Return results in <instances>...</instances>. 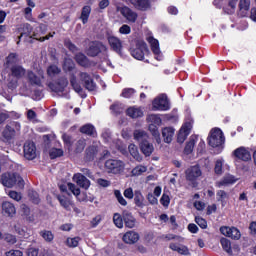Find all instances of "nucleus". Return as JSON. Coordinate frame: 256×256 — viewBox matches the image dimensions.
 Wrapping results in <instances>:
<instances>
[{
  "instance_id": "0e129e2a",
  "label": "nucleus",
  "mask_w": 256,
  "mask_h": 256,
  "mask_svg": "<svg viewBox=\"0 0 256 256\" xmlns=\"http://www.w3.org/2000/svg\"><path fill=\"white\" fill-rule=\"evenodd\" d=\"M85 145H87V143L85 142V139L78 140L76 143V152L77 153L83 152V150L85 149Z\"/></svg>"
},
{
  "instance_id": "a18cd8bd",
  "label": "nucleus",
  "mask_w": 256,
  "mask_h": 256,
  "mask_svg": "<svg viewBox=\"0 0 256 256\" xmlns=\"http://www.w3.org/2000/svg\"><path fill=\"white\" fill-rule=\"evenodd\" d=\"M17 63V54L16 53H10L8 57L6 58V62L4 63L5 67H13Z\"/></svg>"
},
{
  "instance_id": "680f3d73",
  "label": "nucleus",
  "mask_w": 256,
  "mask_h": 256,
  "mask_svg": "<svg viewBox=\"0 0 256 256\" xmlns=\"http://www.w3.org/2000/svg\"><path fill=\"white\" fill-rule=\"evenodd\" d=\"M8 196L10 197V199H13L14 201H21V199H23V196L21 195V193L17 192V191H13L11 190L9 193H8Z\"/></svg>"
},
{
  "instance_id": "5fc2aeb1",
  "label": "nucleus",
  "mask_w": 256,
  "mask_h": 256,
  "mask_svg": "<svg viewBox=\"0 0 256 256\" xmlns=\"http://www.w3.org/2000/svg\"><path fill=\"white\" fill-rule=\"evenodd\" d=\"M223 163L224 161L221 159H218L215 163L214 171L216 175H223Z\"/></svg>"
},
{
  "instance_id": "7c9ffc66",
  "label": "nucleus",
  "mask_w": 256,
  "mask_h": 256,
  "mask_svg": "<svg viewBox=\"0 0 256 256\" xmlns=\"http://www.w3.org/2000/svg\"><path fill=\"white\" fill-rule=\"evenodd\" d=\"M57 199L60 205L66 209V211H71V207H73V202L71 199L67 198L66 196H57Z\"/></svg>"
},
{
  "instance_id": "603ef678",
  "label": "nucleus",
  "mask_w": 256,
  "mask_h": 256,
  "mask_svg": "<svg viewBox=\"0 0 256 256\" xmlns=\"http://www.w3.org/2000/svg\"><path fill=\"white\" fill-rule=\"evenodd\" d=\"M28 197L32 201V203H34L35 205H39L41 199H39V194L36 191L30 190L28 192Z\"/></svg>"
},
{
  "instance_id": "09e8293b",
  "label": "nucleus",
  "mask_w": 256,
  "mask_h": 256,
  "mask_svg": "<svg viewBox=\"0 0 256 256\" xmlns=\"http://www.w3.org/2000/svg\"><path fill=\"white\" fill-rule=\"evenodd\" d=\"M148 123H151V125H161L162 120L161 117L157 114H150L147 116Z\"/></svg>"
},
{
  "instance_id": "69168bd1",
  "label": "nucleus",
  "mask_w": 256,
  "mask_h": 256,
  "mask_svg": "<svg viewBox=\"0 0 256 256\" xmlns=\"http://www.w3.org/2000/svg\"><path fill=\"white\" fill-rule=\"evenodd\" d=\"M160 203L161 205H163V207H169V203H171V198H169V195L164 193L160 199Z\"/></svg>"
},
{
  "instance_id": "864d4df0",
  "label": "nucleus",
  "mask_w": 256,
  "mask_h": 256,
  "mask_svg": "<svg viewBox=\"0 0 256 256\" xmlns=\"http://www.w3.org/2000/svg\"><path fill=\"white\" fill-rule=\"evenodd\" d=\"M13 135H15V130L13 129V127L6 125L3 131V137H5V139H11Z\"/></svg>"
},
{
  "instance_id": "393cba45",
  "label": "nucleus",
  "mask_w": 256,
  "mask_h": 256,
  "mask_svg": "<svg viewBox=\"0 0 256 256\" xmlns=\"http://www.w3.org/2000/svg\"><path fill=\"white\" fill-rule=\"evenodd\" d=\"M174 135L175 129L173 127H165L162 129V137L164 139V143H171V141H173Z\"/></svg>"
},
{
  "instance_id": "e2e57ef3",
  "label": "nucleus",
  "mask_w": 256,
  "mask_h": 256,
  "mask_svg": "<svg viewBox=\"0 0 256 256\" xmlns=\"http://www.w3.org/2000/svg\"><path fill=\"white\" fill-rule=\"evenodd\" d=\"M79 241H81V238L74 237V238H68L66 240V243H67L68 247H77V245H79Z\"/></svg>"
},
{
  "instance_id": "412c9836",
  "label": "nucleus",
  "mask_w": 256,
  "mask_h": 256,
  "mask_svg": "<svg viewBox=\"0 0 256 256\" xmlns=\"http://www.w3.org/2000/svg\"><path fill=\"white\" fill-rule=\"evenodd\" d=\"M59 189L62 191V193H67L68 189L75 197H79L81 195V189H79V187L73 183H68L67 185L62 184L59 186Z\"/></svg>"
},
{
  "instance_id": "c756f323",
  "label": "nucleus",
  "mask_w": 256,
  "mask_h": 256,
  "mask_svg": "<svg viewBox=\"0 0 256 256\" xmlns=\"http://www.w3.org/2000/svg\"><path fill=\"white\" fill-rule=\"evenodd\" d=\"M123 219L126 227H128L129 229H133V227H135L136 220L131 213H124Z\"/></svg>"
},
{
  "instance_id": "c9c22d12",
  "label": "nucleus",
  "mask_w": 256,
  "mask_h": 256,
  "mask_svg": "<svg viewBox=\"0 0 256 256\" xmlns=\"http://www.w3.org/2000/svg\"><path fill=\"white\" fill-rule=\"evenodd\" d=\"M134 139L135 141H138L140 144L144 141H147L149 139V136L147 135V132L143 130H135L134 131Z\"/></svg>"
},
{
  "instance_id": "13d9d810",
  "label": "nucleus",
  "mask_w": 256,
  "mask_h": 256,
  "mask_svg": "<svg viewBox=\"0 0 256 256\" xmlns=\"http://www.w3.org/2000/svg\"><path fill=\"white\" fill-rule=\"evenodd\" d=\"M86 155L89 160L94 159L95 155H97V147L91 146V147L87 148Z\"/></svg>"
},
{
  "instance_id": "c03bdc74",
  "label": "nucleus",
  "mask_w": 256,
  "mask_h": 256,
  "mask_svg": "<svg viewBox=\"0 0 256 256\" xmlns=\"http://www.w3.org/2000/svg\"><path fill=\"white\" fill-rule=\"evenodd\" d=\"M147 167L144 165H138L131 171L132 177H139V175H143V173H146Z\"/></svg>"
},
{
  "instance_id": "5701e85b",
  "label": "nucleus",
  "mask_w": 256,
  "mask_h": 256,
  "mask_svg": "<svg viewBox=\"0 0 256 256\" xmlns=\"http://www.w3.org/2000/svg\"><path fill=\"white\" fill-rule=\"evenodd\" d=\"M199 140V137L197 135H192L189 138V141L187 142L185 148H184V153L186 155H191L193 153V149H195V144Z\"/></svg>"
},
{
  "instance_id": "dca6fc26",
  "label": "nucleus",
  "mask_w": 256,
  "mask_h": 256,
  "mask_svg": "<svg viewBox=\"0 0 256 256\" xmlns=\"http://www.w3.org/2000/svg\"><path fill=\"white\" fill-rule=\"evenodd\" d=\"M101 51H105V46H103V44L100 42L94 41L90 44L87 50V55L90 57H97Z\"/></svg>"
},
{
  "instance_id": "37998d69",
  "label": "nucleus",
  "mask_w": 256,
  "mask_h": 256,
  "mask_svg": "<svg viewBox=\"0 0 256 256\" xmlns=\"http://www.w3.org/2000/svg\"><path fill=\"white\" fill-rule=\"evenodd\" d=\"M222 249L224 251H226V253H228V255H232L233 254V250L231 249V241H229V239L227 238H222L220 240Z\"/></svg>"
},
{
  "instance_id": "a878e982",
  "label": "nucleus",
  "mask_w": 256,
  "mask_h": 256,
  "mask_svg": "<svg viewBox=\"0 0 256 256\" xmlns=\"http://www.w3.org/2000/svg\"><path fill=\"white\" fill-rule=\"evenodd\" d=\"M237 179H235V176L233 175H226L223 177L222 180L216 182V187H227V185H233V183H236Z\"/></svg>"
},
{
  "instance_id": "2f4dec72",
  "label": "nucleus",
  "mask_w": 256,
  "mask_h": 256,
  "mask_svg": "<svg viewBox=\"0 0 256 256\" xmlns=\"http://www.w3.org/2000/svg\"><path fill=\"white\" fill-rule=\"evenodd\" d=\"M80 131L85 135H89L90 137H96L97 131H95V126L91 124H86L80 128Z\"/></svg>"
},
{
  "instance_id": "72a5a7b5",
  "label": "nucleus",
  "mask_w": 256,
  "mask_h": 256,
  "mask_svg": "<svg viewBox=\"0 0 256 256\" xmlns=\"http://www.w3.org/2000/svg\"><path fill=\"white\" fill-rule=\"evenodd\" d=\"M128 151H129L130 155L133 157V159H135L136 161H139V162L143 161V158L139 154V149L137 148V146L135 144H130L128 146Z\"/></svg>"
},
{
  "instance_id": "6ab92c4d",
  "label": "nucleus",
  "mask_w": 256,
  "mask_h": 256,
  "mask_svg": "<svg viewBox=\"0 0 256 256\" xmlns=\"http://www.w3.org/2000/svg\"><path fill=\"white\" fill-rule=\"evenodd\" d=\"M80 79L84 82V87L88 91H95L97 85L95 84V82H93V79H91V76H89V74H87L86 72H81Z\"/></svg>"
},
{
  "instance_id": "473e14b6",
  "label": "nucleus",
  "mask_w": 256,
  "mask_h": 256,
  "mask_svg": "<svg viewBox=\"0 0 256 256\" xmlns=\"http://www.w3.org/2000/svg\"><path fill=\"white\" fill-rule=\"evenodd\" d=\"M132 5L136 7V9H140V11H145L149 9V0H130Z\"/></svg>"
},
{
  "instance_id": "ddd939ff",
  "label": "nucleus",
  "mask_w": 256,
  "mask_h": 256,
  "mask_svg": "<svg viewBox=\"0 0 256 256\" xmlns=\"http://www.w3.org/2000/svg\"><path fill=\"white\" fill-rule=\"evenodd\" d=\"M27 77L30 85H36L37 87H41V83L43 79H45V75L42 70L38 71V76H36L32 71H28Z\"/></svg>"
},
{
  "instance_id": "9b49d317",
  "label": "nucleus",
  "mask_w": 256,
  "mask_h": 256,
  "mask_svg": "<svg viewBox=\"0 0 256 256\" xmlns=\"http://www.w3.org/2000/svg\"><path fill=\"white\" fill-rule=\"evenodd\" d=\"M24 157L28 161H33L37 157V147L33 142H26L24 144Z\"/></svg>"
},
{
  "instance_id": "4be33fe9",
  "label": "nucleus",
  "mask_w": 256,
  "mask_h": 256,
  "mask_svg": "<svg viewBox=\"0 0 256 256\" xmlns=\"http://www.w3.org/2000/svg\"><path fill=\"white\" fill-rule=\"evenodd\" d=\"M122 239L124 243H127L128 245H133L134 243H137V241H139V234L134 231H128L123 235Z\"/></svg>"
},
{
  "instance_id": "b1692460",
  "label": "nucleus",
  "mask_w": 256,
  "mask_h": 256,
  "mask_svg": "<svg viewBox=\"0 0 256 256\" xmlns=\"http://www.w3.org/2000/svg\"><path fill=\"white\" fill-rule=\"evenodd\" d=\"M238 7L241 17H247V13L251 9V0H240Z\"/></svg>"
},
{
  "instance_id": "a211bd4d",
  "label": "nucleus",
  "mask_w": 256,
  "mask_h": 256,
  "mask_svg": "<svg viewBox=\"0 0 256 256\" xmlns=\"http://www.w3.org/2000/svg\"><path fill=\"white\" fill-rule=\"evenodd\" d=\"M2 213L3 215H6V217H15V214L17 213L15 204L9 201H4L2 203Z\"/></svg>"
},
{
  "instance_id": "2eb2a0df",
  "label": "nucleus",
  "mask_w": 256,
  "mask_h": 256,
  "mask_svg": "<svg viewBox=\"0 0 256 256\" xmlns=\"http://www.w3.org/2000/svg\"><path fill=\"white\" fill-rule=\"evenodd\" d=\"M233 155L236 159H240L241 161H251V152L245 147L237 148L234 150Z\"/></svg>"
},
{
  "instance_id": "4468645a",
  "label": "nucleus",
  "mask_w": 256,
  "mask_h": 256,
  "mask_svg": "<svg viewBox=\"0 0 256 256\" xmlns=\"http://www.w3.org/2000/svg\"><path fill=\"white\" fill-rule=\"evenodd\" d=\"M73 181L82 189H89L91 187V181L81 173L74 174Z\"/></svg>"
},
{
  "instance_id": "8fccbe9b",
  "label": "nucleus",
  "mask_w": 256,
  "mask_h": 256,
  "mask_svg": "<svg viewBox=\"0 0 256 256\" xmlns=\"http://www.w3.org/2000/svg\"><path fill=\"white\" fill-rule=\"evenodd\" d=\"M64 71H73L75 69V62L71 58H66L63 64Z\"/></svg>"
},
{
  "instance_id": "338daca9",
  "label": "nucleus",
  "mask_w": 256,
  "mask_h": 256,
  "mask_svg": "<svg viewBox=\"0 0 256 256\" xmlns=\"http://www.w3.org/2000/svg\"><path fill=\"white\" fill-rule=\"evenodd\" d=\"M195 221H196L197 225H199V227H201V229H207V220L206 219H203V218L197 216L195 218Z\"/></svg>"
},
{
  "instance_id": "6e6552de",
  "label": "nucleus",
  "mask_w": 256,
  "mask_h": 256,
  "mask_svg": "<svg viewBox=\"0 0 256 256\" xmlns=\"http://www.w3.org/2000/svg\"><path fill=\"white\" fill-rule=\"evenodd\" d=\"M116 11L117 13H121V15L130 23H135V21H137V13L127 6H117Z\"/></svg>"
},
{
  "instance_id": "cd10ccee",
  "label": "nucleus",
  "mask_w": 256,
  "mask_h": 256,
  "mask_svg": "<svg viewBox=\"0 0 256 256\" xmlns=\"http://www.w3.org/2000/svg\"><path fill=\"white\" fill-rule=\"evenodd\" d=\"M216 200L218 203H221L222 207H225V205H227V201H229V193L224 190H218L216 192Z\"/></svg>"
},
{
  "instance_id": "423d86ee",
  "label": "nucleus",
  "mask_w": 256,
  "mask_h": 256,
  "mask_svg": "<svg viewBox=\"0 0 256 256\" xmlns=\"http://www.w3.org/2000/svg\"><path fill=\"white\" fill-rule=\"evenodd\" d=\"M152 109L153 111H169L171 107L169 106L167 95L160 94L157 96L152 102Z\"/></svg>"
},
{
  "instance_id": "7ed1b4c3",
  "label": "nucleus",
  "mask_w": 256,
  "mask_h": 256,
  "mask_svg": "<svg viewBox=\"0 0 256 256\" xmlns=\"http://www.w3.org/2000/svg\"><path fill=\"white\" fill-rule=\"evenodd\" d=\"M105 170L112 175H123L125 173V162L119 159H108L104 164Z\"/></svg>"
},
{
  "instance_id": "4d7b16f0",
  "label": "nucleus",
  "mask_w": 256,
  "mask_h": 256,
  "mask_svg": "<svg viewBox=\"0 0 256 256\" xmlns=\"http://www.w3.org/2000/svg\"><path fill=\"white\" fill-rule=\"evenodd\" d=\"M57 157H63V149L52 148L50 150V158L57 159Z\"/></svg>"
},
{
  "instance_id": "9d476101",
  "label": "nucleus",
  "mask_w": 256,
  "mask_h": 256,
  "mask_svg": "<svg viewBox=\"0 0 256 256\" xmlns=\"http://www.w3.org/2000/svg\"><path fill=\"white\" fill-rule=\"evenodd\" d=\"M147 41L151 47V50L155 56L157 61H163V53H161V49L159 48V40L149 36Z\"/></svg>"
},
{
  "instance_id": "6e6d98bb",
  "label": "nucleus",
  "mask_w": 256,
  "mask_h": 256,
  "mask_svg": "<svg viewBox=\"0 0 256 256\" xmlns=\"http://www.w3.org/2000/svg\"><path fill=\"white\" fill-rule=\"evenodd\" d=\"M70 83L76 93H81V91H83L81 84L77 83V78L75 76H72Z\"/></svg>"
},
{
  "instance_id": "39448f33",
  "label": "nucleus",
  "mask_w": 256,
  "mask_h": 256,
  "mask_svg": "<svg viewBox=\"0 0 256 256\" xmlns=\"http://www.w3.org/2000/svg\"><path fill=\"white\" fill-rule=\"evenodd\" d=\"M131 55L134 59L138 61H143L145 59V55H149V48L147 47V43L140 41L136 44V48L131 49Z\"/></svg>"
},
{
  "instance_id": "e433bc0d",
  "label": "nucleus",
  "mask_w": 256,
  "mask_h": 256,
  "mask_svg": "<svg viewBox=\"0 0 256 256\" xmlns=\"http://www.w3.org/2000/svg\"><path fill=\"white\" fill-rule=\"evenodd\" d=\"M170 249H172V251H177V253H179L180 255H189V248H187L186 246L171 243Z\"/></svg>"
},
{
  "instance_id": "aec40b11",
  "label": "nucleus",
  "mask_w": 256,
  "mask_h": 256,
  "mask_svg": "<svg viewBox=\"0 0 256 256\" xmlns=\"http://www.w3.org/2000/svg\"><path fill=\"white\" fill-rule=\"evenodd\" d=\"M202 172L199 166H192L186 170V179L188 181H195V179L201 177Z\"/></svg>"
},
{
  "instance_id": "de8ad7c7",
  "label": "nucleus",
  "mask_w": 256,
  "mask_h": 256,
  "mask_svg": "<svg viewBox=\"0 0 256 256\" xmlns=\"http://www.w3.org/2000/svg\"><path fill=\"white\" fill-rule=\"evenodd\" d=\"M40 236L46 241L47 243H51L53 239H55V236L53 235V232L49 230H42L40 232Z\"/></svg>"
},
{
  "instance_id": "3c124183",
  "label": "nucleus",
  "mask_w": 256,
  "mask_h": 256,
  "mask_svg": "<svg viewBox=\"0 0 256 256\" xmlns=\"http://www.w3.org/2000/svg\"><path fill=\"white\" fill-rule=\"evenodd\" d=\"M113 223L118 229H123V218L121 217V214L115 213L113 216Z\"/></svg>"
},
{
  "instance_id": "052dcab7",
  "label": "nucleus",
  "mask_w": 256,
  "mask_h": 256,
  "mask_svg": "<svg viewBox=\"0 0 256 256\" xmlns=\"http://www.w3.org/2000/svg\"><path fill=\"white\" fill-rule=\"evenodd\" d=\"M132 95H135V89L133 88L123 89L121 93V96L124 97L125 99H130Z\"/></svg>"
},
{
  "instance_id": "774afa93",
  "label": "nucleus",
  "mask_w": 256,
  "mask_h": 256,
  "mask_svg": "<svg viewBox=\"0 0 256 256\" xmlns=\"http://www.w3.org/2000/svg\"><path fill=\"white\" fill-rule=\"evenodd\" d=\"M6 256H23V252L20 250H10L6 252Z\"/></svg>"
},
{
  "instance_id": "49530a36",
  "label": "nucleus",
  "mask_w": 256,
  "mask_h": 256,
  "mask_svg": "<svg viewBox=\"0 0 256 256\" xmlns=\"http://www.w3.org/2000/svg\"><path fill=\"white\" fill-rule=\"evenodd\" d=\"M61 73V68H58L57 65H50L47 69L48 77H57Z\"/></svg>"
},
{
  "instance_id": "ea45409f",
  "label": "nucleus",
  "mask_w": 256,
  "mask_h": 256,
  "mask_svg": "<svg viewBox=\"0 0 256 256\" xmlns=\"http://www.w3.org/2000/svg\"><path fill=\"white\" fill-rule=\"evenodd\" d=\"M149 131L154 136L156 143H161V134L159 133V128L155 124L149 125Z\"/></svg>"
},
{
  "instance_id": "c85d7f7f",
  "label": "nucleus",
  "mask_w": 256,
  "mask_h": 256,
  "mask_svg": "<svg viewBox=\"0 0 256 256\" xmlns=\"http://www.w3.org/2000/svg\"><path fill=\"white\" fill-rule=\"evenodd\" d=\"M128 117H131L132 119H137L139 117H143V110L139 107H130L126 111Z\"/></svg>"
},
{
  "instance_id": "f257e3e1",
  "label": "nucleus",
  "mask_w": 256,
  "mask_h": 256,
  "mask_svg": "<svg viewBox=\"0 0 256 256\" xmlns=\"http://www.w3.org/2000/svg\"><path fill=\"white\" fill-rule=\"evenodd\" d=\"M0 183L4 187H8L9 189H11L12 187H15V185H17V187L19 189H23V187H25V181L17 173H3V174H1L0 175Z\"/></svg>"
},
{
  "instance_id": "a19ab883",
  "label": "nucleus",
  "mask_w": 256,
  "mask_h": 256,
  "mask_svg": "<svg viewBox=\"0 0 256 256\" xmlns=\"http://www.w3.org/2000/svg\"><path fill=\"white\" fill-rule=\"evenodd\" d=\"M145 201V197H143V194L141 191L136 190L134 192V203L137 207H143V202Z\"/></svg>"
},
{
  "instance_id": "1a4fd4ad",
  "label": "nucleus",
  "mask_w": 256,
  "mask_h": 256,
  "mask_svg": "<svg viewBox=\"0 0 256 256\" xmlns=\"http://www.w3.org/2000/svg\"><path fill=\"white\" fill-rule=\"evenodd\" d=\"M220 232L225 237H230V239L239 240L241 239V232L236 227L222 226Z\"/></svg>"
},
{
  "instance_id": "bb28decb",
  "label": "nucleus",
  "mask_w": 256,
  "mask_h": 256,
  "mask_svg": "<svg viewBox=\"0 0 256 256\" xmlns=\"http://www.w3.org/2000/svg\"><path fill=\"white\" fill-rule=\"evenodd\" d=\"M140 149L142 153L145 155V157H151L153 151L155 150L153 144L149 143V141L147 140L140 144Z\"/></svg>"
},
{
  "instance_id": "0eeeda50",
  "label": "nucleus",
  "mask_w": 256,
  "mask_h": 256,
  "mask_svg": "<svg viewBox=\"0 0 256 256\" xmlns=\"http://www.w3.org/2000/svg\"><path fill=\"white\" fill-rule=\"evenodd\" d=\"M193 129V119H189L184 123V125L180 128L178 132L177 141L178 143H185V139L189 137V133Z\"/></svg>"
},
{
  "instance_id": "f8f14e48",
  "label": "nucleus",
  "mask_w": 256,
  "mask_h": 256,
  "mask_svg": "<svg viewBox=\"0 0 256 256\" xmlns=\"http://www.w3.org/2000/svg\"><path fill=\"white\" fill-rule=\"evenodd\" d=\"M47 85L54 93H63V91H65V87L69 85V81H67V78H60L58 82H50Z\"/></svg>"
},
{
  "instance_id": "bf43d9fd",
  "label": "nucleus",
  "mask_w": 256,
  "mask_h": 256,
  "mask_svg": "<svg viewBox=\"0 0 256 256\" xmlns=\"http://www.w3.org/2000/svg\"><path fill=\"white\" fill-rule=\"evenodd\" d=\"M114 194L118 203H120V205H123V207H125L127 205V200H125L121 192L119 190H116Z\"/></svg>"
},
{
  "instance_id": "f704fd0d",
  "label": "nucleus",
  "mask_w": 256,
  "mask_h": 256,
  "mask_svg": "<svg viewBox=\"0 0 256 256\" xmlns=\"http://www.w3.org/2000/svg\"><path fill=\"white\" fill-rule=\"evenodd\" d=\"M11 75L12 77H15V79H21V77L25 76V70L21 66H12Z\"/></svg>"
},
{
  "instance_id": "79ce46f5",
  "label": "nucleus",
  "mask_w": 256,
  "mask_h": 256,
  "mask_svg": "<svg viewBox=\"0 0 256 256\" xmlns=\"http://www.w3.org/2000/svg\"><path fill=\"white\" fill-rule=\"evenodd\" d=\"M110 110L114 115H119L125 111V106L119 102H116L110 106Z\"/></svg>"
},
{
  "instance_id": "58836bf2",
  "label": "nucleus",
  "mask_w": 256,
  "mask_h": 256,
  "mask_svg": "<svg viewBox=\"0 0 256 256\" xmlns=\"http://www.w3.org/2000/svg\"><path fill=\"white\" fill-rule=\"evenodd\" d=\"M75 59L81 67H89V59L83 53L76 54Z\"/></svg>"
},
{
  "instance_id": "f3484780",
  "label": "nucleus",
  "mask_w": 256,
  "mask_h": 256,
  "mask_svg": "<svg viewBox=\"0 0 256 256\" xmlns=\"http://www.w3.org/2000/svg\"><path fill=\"white\" fill-rule=\"evenodd\" d=\"M107 39L111 49H113L115 53H121V49H123V42L121 39L113 35H109Z\"/></svg>"
},
{
  "instance_id": "4c0bfd02",
  "label": "nucleus",
  "mask_w": 256,
  "mask_h": 256,
  "mask_svg": "<svg viewBox=\"0 0 256 256\" xmlns=\"http://www.w3.org/2000/svg\"><path fill=\"white\" fill-rule=\"evenodd\" d=\"M89 15H91V6H84L82 8V12H81V16H80V19H81L83 25H85L87 23V21H89Z\"/></svg>"
},
{
  "instance_id": "20e7f679",
  "label": "nucleus",
  "mask_w": 256,
  "mask_h": 256,
  "mask_svg": "<svg viewBox=\"0 0 256 256\" xmlns=\"http://www.w3.org/2000/svg\"><path fill=\"white\" fill-rule=\"evenodd\" d=\"M208 143L210 147H221V145L225 143V136L223 135V131H221L219 128L212 129L208 137Z\"/></svg>"
},
{
  "instance_id": "f03ea898",
  "label": "nucleus",
  "mask_w": 256,
  "mask_h": 256,
  "mask_svg": "<svg viewBox=\"0 0 256 256\" xmlns=\"http://www.w3.org/2000/svg\"><path fill=\"white\" fill-rule=\"evenodd\" d=\"M18 31L21 33L19 36V41H21V37L26 35V37H29L30 39H36L37 41H41L43 43V41H47L51 39L53 35H55V32H53V33H49V35L45 37L37 38V33L33 32V26H31V24L29 23L20 25V27L18 28Z\"/></svg>"
}]
</instances>
